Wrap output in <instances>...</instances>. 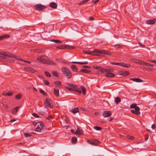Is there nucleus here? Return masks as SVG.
Masks as SVG:
<instances>
[{
	"mask_svg": "<svg viewBox=\"0 0 156 156\" xmlns=\"http://www.w3.org/2000/svg\"><path fill=\"white\" fill-rule=\"evenodd\" d=\"M39 92L42 93L43 95L44 96H46L47 95V93H45L44 91L43 90L41 89H39Z\"/></svg>",
	"mask_w": 156,
	"mask_h": 156,
	"instance_id": "35",
	"label": "nucleus"
},
{
	"mask_svg": "<svg viewBox=\"0 0 156 156\" xmlns=\"http://www.w3.org/2000/svg\"><path fill=\"white\" fill-rule=\"evenodd\" d=\"M112 114L110 111H106L104 112L103 115L104 117H107L110 116Z\"/></svg>",
	"mask_w": 156,
	"mask_h": 156,
	"instance_id": "9",
	"label": "nucleus"
},
{
	"mask_svg": "<svg viewBox=\"0 0 156 156\" xmlns=\"http://www.w3.org/2000/svg\"><path fill=\"white\" fill-rule=\"evenodd\" d=\"M99 142L98 140L95 139L93 140L92 142H90V144L93 145H97L99 144Z\"/></svg>",
	"mask_w": 156,
	"mask_h": 156,
	"instance_id": "15",
	"label": "nucleus"
},
{
	"mask_svg": "<svg viewBox=\"0 0 156 156\" xmlns=\"http://www.w3.org/2000/svg\"><path fill=\"white\" fill-rule=\"evenodd\" d=\"M71 68L75 72L77 71V68L75 65H72L71 66Z\"/></svg>",
	"mask_w": 156,
	"mask_h": 156,
	"instance_id": "29",
	"label": "nucleus"
},
{
	"mask_svg": "<svg viewBox=\"0 0 156 156\" xmlns=\"http://www.w3.org/2000/svg\"><path fill=\"white\" fill-rule=\"evenodd\" d=\"M45 74L46 76L48 77H50L51 76L50 74L47 71H45Z\"/></svg>",
	"mask_w": 156,
	"mask_h": 156,
	"instance_id": "43",
	"label": "nucleus"
},
{
	"mask_svg": "<svg viewBox=\"0 0 156 156\" xmlns=\"http://www.w3.org/2000/svg\"><path fill=\"white\" fill-rule=\"evenodd\" d=\"M13 93L12 92H9L8 93H6L5 94V96H11L12 95Z\"/></svg>",
	"mask_w": 156,
	"mask_h": 156,
	"instance_id": "38",
	"label": "nucleus"
},
{
	"mask_svg": "<svg viewBox=\"0 0 156 156\" xmlns=\"http://www.w3.org/2000/svg\"><path fill=\"white\" fill-rule=\"evenodd\" d=\"M111 63L113 65L120 66V63L112 62Z\"/></svg>",
	"mask_w": 156,
	"mask_h": 156,
	"instance_id": "47",
	"label": "nucleus"
},
{
	"mask_svg": "<svg viewBox=\"0 0 156 156\" xmlns=\"http://www.w3.org/2000/svg\"><path fill=\"white\" fill-rule=\"evenodd\" d=\"M35 9L37 11H41L46 8V7L41 4L36 5L34 7Z\"/></svg>",
	"mask_w": 156,
	"mask_h": 156,
	"instance_id": "8",
	"label": "nucleus"
},
{
	"mask_svg": "<svg viewBox=\"0 0 156 156\" xmlns=\"http://www.w3.org/2000/svg\"><path fill=\"white\" fill-rule=\"evenodd\" d=\"M74 91H76L80 94L81 93V90L80 88H74Z\"/></svg>",
	"mask_w": 156,
	"mask_h": 156,
	"instance_id": "31",
	"label": "nucleus"
},
{
	"mask_svg": "<svg viewBox=\"0 0 156 156\" xmlns=\"http://www.w3.org/2000/svg\"><path fill=\"white\" fill-rule=\"evenodd\" d=\"M82 89L83 92V94L84 95H85V92L86 91V89L83 86H81L80 87Z\"/></svg>",
	"mask_w": 156,
	"mask_h": 156,
	"instance_id": "32",
	"label": "nucleus"
},
{
	"mask_svg": "<svg viewBox=\"0 0 156 156\" xmlns=\"http://www.w3.org/2000/svg\"><path fill=\"white\" fill-rule=\"evenodd\" d=\"M148 138V135H146V136L145 137V139L146 140H147Z\"/></svg>",
	"mask_w": 156,
	"mask_h": 156,
	"instance_id": "57",
	"label": "nucleus"
},
{
	"mask_svg": "<svg viewBox=\"0 0 156 156\" xmlns=\"http://www.w3.org/2000/svg\"><path fill=\"white\" fill-rule=\"evenodd\" d=\"M77 140V138L75 137H73L72 139V141L75 143L76 142Z\"/></svg>",
	"mask_w": 156,
	"mask_h": 156,
	"instance_id": "41",
	"label": "nucleus"
},
{
	"mask_svg": "<svg viewBox=\"0 0 156 156\" xmlns=\"http://www.w3.org/2000/svg\"><path fill=\"white\" fill-rule=\"evenodd\" d=\"M64 49L68 48L69 49V45H64Z\"/></svg>",
	"mask_w": 156,
	"mask_h": 156,
	"instance_id": "56",
	"label": "nucleus"
},
{
	"mask_svg": "<svg viewBox=\"0 0 156 156\" xmlns=\"http://www.w3.org/2000/svg\"><path fill=\"white\" fill-rule=\"evenodd\" d=\"M66 88L67 89L69 90L70 91H74V89H73V88H70V87H66Z\"/></svg>",
	"mask_w": 156,
	"mask_h": 156,
	"instance_id": "53",
	"label": "nucleus"
},
{
	"mask_svg": "<svg viewBox=\"0 0 156 156\" xmlns=\"http://www.w3.org/2000/svg\"><path fill=\"white\" fill-rule=\"evenodd\" d=\"M144 62L143 61L140 60H139L138 59L136 63L144 66Z\"/></svg>",
	"mask_w": 156,
	"mask_h": 156,
	"instance_id": "36",
	"label": "nucleus"
},
{
	"mask_svg": "<svg viewBox=\"0 0 156 156\" xmlns=\"http://www.w3.org/2000/svg\"><path fill=\"white\" fill-rule=\"evenodd\" d=\"M39 124L37 127L35 129V131L37 132H41L42 129L44 128V126L42 122H38Z\"/></svg>",
	"mask_w": 156,
	"mask_h": 156,
	"instance_id": "7",
	"label": "nucleus"
},
{
	"mask_svg": "<svg viewBox=\"0 0 156 156\" xmlns=\"http://www.w3.org/2000/svg\"><path fill=\"white\" fill-rule=\"evenodd\" d=\"M34 51L35 52H42V50L41 49H34Z\"/></svg>",
	"mask_w": 156,
	"mask_h": 156,
	"instance_id": "44",
	"label": "nucleus"
},
{
	"mask_svg": "<svg viewBox=\"0 0 156 156\" xmlns=\"http://www.w3.org/2000/svg\"><path fill=\"white\" fill-rule=\"evenodd\" d=\"M46 32L48 33H50L52 31V27L51 26H48L47 27Z\"/></svg>",
	"mask_w": 156,
	"mask_h": 156,
	"instance_id": "22",
	"label": "nucleus"
},
{
	"mask_svg": "<svg viewBox=\"0 0 156 156\" xmlns=\"http://www.w3.org/2000/svg\"><path fill=\"white\" fill-rule=\"evenodd\" d=\"M88 0H83L81 2H80L79 3V5L83 4L87 2Z\"/></svg>",
	"mask_w": 156,
	"mask_h": 156,
	"instance_id": "40",
	"label": "nucleus"
},
{
	"mask_svg": "<svg viewBox=\"0 0 156 156\" xmlns=\"http://www.w3.org/2000/svg\"><path fill=\"white\" fill-rule=\"evenodd\" d=\"M54 84L59 87H60L62 85V83L59 81H56L54 82Z\"/></svg>",
	"mask_w": 156,
	"mask_h": 156,
	"instance_id": "27",
	"label": "nucleus"
},
{
	"mask_svg": "<svg viewBox=\"0 0 156 156\" xmlns=\"http://www.w3.org/2000/svg\"><path fill=\"white\" fill-rule=\"evenodd\" d=\"M155 127H156L155 125L154 124H153L151 126V128L152 129H154L155 128Z\"/></svg>",
	"mask_w": 156,
	"mask_h": 156,
	"instance_id": "59",
	"label": "nucleus"
},
{
	"mask_svg": "<svg viewBox=\"0 0 156 156\" xmlns=\"http://www.w3.org/2000/svg\"><path fill=\"white\" fill-rule=\"evenodd\" d=\"M129 74V73L128 71H124L122 72V74L123 76H126Z\"/></svg>",
	"mask_w": 156,
	"mask_h": 156,
	"instance_id": "34",
	"label": "nucleus"
},
{
	"mask_svg": "<svg viewBox=\"0 0 156 156\" xmlns=\"http://www.w3.org/2000/svg\"><path fill=\"white\" fill-rule=\"evenodd\" d=\"M100 67H99V66H96V67H94V68L96 69H97L98 70V69H100Z\"/></svg>",
	"mask_w": 156,
	"mask_h": 156,
	"instance_id": "62",
	"label": "nucleus"
},
{
	"mask_svg": "<svg viewBox=\"0 0 156 156\" xmlns=\"http://www.w3.org/2000/svg\"><path fill=\"white\" fill-rule=\"evenodd\" d=\"M115 101L116 104H118L120 102L121 99L119 97H117L115 98Z\"/></svg>",
	"mask_w": 156,
	"mask_h": 156,
	"instance_id": "26",
	"label": "nucleus"
},
{
	"mask_svg": "<svg viewBox=\"0 0 156 156\" xmlns=\"http://www.w3.org/2000/svg\"><path fill=\"white\" fill-rule=\"evenodd\" d=\"M138 60V59L135 58H132L131 59V61L136 63H137V62Z\"/></svg>",
	"mask_w": 156,
	"mask_h": 156,
	"instance_id": "42",
	"label": "nucleus"
},
{
	"mask_svg": "<svg viewBox=\"0 0 156 156\" xmlns=\"http://www.w3.org/2000/svg\"><path fill=\"white\" fill-rule=\"evenodd\" d=\"M130 108H135V110H131V112L132 113L136 115H139L140 114V109L139 107L137 106V105L136 103H133L130 105Z\"/></svg>",
	"mask_w": 156,
	"mask_h": 156,
	"instance_id": "5",
	"label": "nucleus"
},
{
	"mask_svg": "<svg viewBox=\"0 0 156 156\" xmlns=\"http://www.w3.org/2000/svg\"><path fill=\"white\" fill-rule=\"evenodd\" d=\"M130 80L136 82H142L143 81V80L138 78H132L130 79Z\"/></svg>",
	"mask_w": 156,
	"mask_h": 156,
	"instance_id": "16",
	"label": "nucleus"
},
{
	"mask_svg": "<svg viewBox=\"0 0 156 156\" xmlns=\"http://www.w3.org/2000/svg\"><path fill=\"white\" fill-rule=\"evenodd\" d=\"M43 82L44 83L45 85H48L49 84V82L47 80H44Z\"/></svg>",
	"mask_w": 156,
	"mask_h": 156,
	"instance_id": "46",
	"label": "nucleus"
},
{
	"mask_svg": "<svg viewBox=\"0 0 156 156\" xmlns=\"http://www.w3.org/2000/svg\"><path fill=\"white\" fill-rule=\"evenodd\" d=\"M83 68H90V66H83Z\"/></svg>",
	"mask_w": 156,
	"mask_h": 156,
	"instance_id": "61",
	"label": "nucleus"
},
{
	"mask_svg": "<svg viewBox=\"0 0 156 156\" xmlns=\"http://www.w3.org/2000/svg\"><path fill=\"white\" fill-rule=\"evenodd\" d=\"M32 115L34 116L36 118H39V116L38 115H37V114H35V113H33L32 114Z\"/></svg>",
	"mask_w": 156,
	"mask_h": 156,
	"instance_id": "48",
	"label": "nucleus"
},
{
	"mask_svg": "<svg viewBox=\"0 0 156 156\" xmlns=\"http://www.w3.org/2000/svg\"><path fill=\"white\" fill-rule=\"evenodd\" d=\"M84 54H89L94 55H100V54L110 55V52L104 50H98L95 49L93 51H83Z\"/></svg>",
	"mask_w": 156,
	"mask_h": 156,
	"instance_id": "1",
	"label": "nucleus"
},
{
	"mask_svg": "<svg viewBox=\"0 0 156 156\" xmlns=\"http://www.w3.org/2000/svg\"><path fill=\"white\" fill-rule=\"evenodd\" d=\"M0 56L2 58H7V57H10L11 58H14L16 59H17L19 60H22L24 62H26L28 64H30V62L27 61L23 59H22L21 58H19L18 57H16V55H12L11 54H7L5 52H0Z\"/></svg>",
	"mask_w": 156,
	"mask_h": 156,
	"instance_id": "2",
	"label": "nucleus"
},
{
	"mask_svg": "<svg viewBox=\"0 0 156 156\" xmlns=\"http://www.w3.org/2000/svg\"><path fill=\"white\" fill-rule=\"evenodd\" d=\"M44 106L47 108L52 109L53 108L52 102L48 98H47L44 101Z\"/></svg>",
	"mask_w": 156,
	"mask_h": 156,
	"instance_id": "6",
	"label": "nucleus"
},
{
	"mask_svg": "<svg viewBox=\"0 0 156 156\" xmlns=\"http://www.w3.org/2000/svg\"><path fill=\"white\" fill-rule=\"evenodd\" d=\"M100 0H93V1L92 2L94 3V4L96 3L97 2H98Z\"/></svg>",
	"mask_w": 156,
	"mask_h": 156,
	"instance_id": "55",
	"label": "nucleus"
},
{
	"mask_svg": "<svg viewBox=\"0 0 156 156\" xmlns=\"http://www.w3.org/2000/svg\"><path fill=\"white\" fill-rule=\"evenodd\" d=\"M74 48V47L72 46L69 45V49H73Z\"/></svg>",
	"mask_w": 156,
	"mask_h": 156,
	"instance_id": "63",
	"label": "nucleus"
},
{
	"mask_svg": "<svg viewBox=\"0 0 156 156\" xmlns=\"http://www.w3.org/2000/svg\"><path fill=\"white\" fill-rule=\"evenodd\" d=\"M144 66H147L153 67L154 66V65L144 62Z\"/></svg>",
	"mask_w": 156,
	"mask_h": 156,
	"instance_id": "30",
	"label": "nucleus"
},
{
	"mask_svg": "<svg viewBox=\"0 0 156 156\" xmlns=\"http://www.w3.org/2000/svg\"><path fill=\"white\" fill-rule=\"evenodd\" d=\"M19 107H16L13 109L12 110V113L13 114H15L18 111Z\"/></svg>",
	"mask_w": 156,
	"mask_h": 156,
	"instance_id": "24",
	"label": "nucleus"
},
{
	"mask_svg": "<svg viewBox=\"0 0 156 156\" xmlns=\"http://www.w3.org/2000/svg\"><path fill=\"white\" fill-rule=\"evenodd\" d=\"M148 61H149L150 62L156 64V60H149Z\"/></svg>",
	"mask_w": 156,
	"mask_h": 156,
	"instance_id": "54",
	"label": "nucleus"
},
{
	"mask_svg": "<svg viewBox=\"0 0 156 156\" xmlns=\"http://www.w3.org/2000/svg\"><path fill=\"white\" fill-rule=\"evenodd\" d=\"M107 70L104 68L100 67V69L98 70V73L99 74H102L106 72H107Z\"/></svg>",
	"mask_w": 156,
	"mask_h": 156,
	"instance_id": "11",
	"label": "nucleus"
},
{
	"mask_svg": "<svg viewBox=\"0 0 156 156\" xmlns=\"http://www.w3.org/2000/svg\"><path fill=\"white\" fill-rule=\"evenodd\" d=\"M83 133V131L82 129H81L80 128H78L75 133L77 135H82Z\"/></svg>",
	"mask_w": 156,
	"mask_h": 156,
	"instance_id": "12",
	"label": "nucleus"
},
{
	"mask_svg": "<svg viewBox=\"0 0 156 156\" xmlns=\"http://www.w3.org/2000/svg\"><path fill=\"white\" fill-rule=\"evenodd\" d=\"M73 63H77L79 64H87L88 63V62L87 61H85L84 62H74L73 61L72 62Z\"/></svg>",
	"mask_w": 156,
	"mask_h": 156,
	"instance_id": "18",
	"label": "nucleus"
},
{
	"mask_svg": "<svg viewBox=\"0 0 156 156\" xmlns=\"http://www.w3.org/2000/svg\"><path fill=\"white\" fill-rule=\"evenodd\" d=\"M37 59L38 61L44 64H49L54 66H55L56 64L55 62L51 61L49 59L42 58L41 56H40Z\"/></svg>",
	"mask_w": 156,
	"mask_h": 156,
	"instance_id": "3",
	"label": "nucleus"
},
{
	"mask_svg": "<svg viewBox=\"0 0 156 156\" xmlns=\"http://www.w3.org/2000/svg\"><path fill=\"white\" fill-rule=\"evenodd\" d=\"M119 44H117L114 45L113 47L115 48H118V47H119Z\"/></svg>",
	"mask_w": 156,
	"mask_h": 156,
	"instance_id": "58",
	"label": "nucleus"
},
{
	"mask_svg": "<svg viewBox=\"0 0 156 156\" xmlns=\"http://www.w3.org/2000/svg\"><path fill=\"white\" fill-rule=\"evenodd\" d=\"M71 112L74 114H75L79 112V110L78 108H75L72 109Z\"/></svg>",
	"mask_w": 156,
	"mask_h": 156,
	"instance_id": "20",
	"label": "nucleus"
},
{
	"mask_svg": "<svg viewBox=\"0 0 156 156\" xmlns=\"http://www.w3.org/2000/svg\"><path fill=\"white\" fill-rule=\"evenodd\" d=\"M25 136L26 137H28L31 136V135L29 133H25L24 134Z\"/></svg>",
	"mask_w": 156,
	"mask_h": 156,
	"instance_id": "49",
	"label": "nucleus"
},
{
	"mask_svg": "<svg viewBox=\"0 0 156 156\" xmlns=\"http://www.w3.org/2000/svg\"><path fill=\"white\" fill-rule=\"evenodd\" d=\"M54 93L56 96L57 97H58L59 96V92L58 89L54 88Z\"/></svg>",
	"mask_w": 156,
	"mask_h": 156,
	"instance_id": "21",
	"label": "nucleus"
},
{
	"mask_svg": "<svg viewBox=\"0 0 156 156\" xmlns=\"http://www.w3.org/2000/svg\"><path fill=\"white\" fill-rule=\"evenodd\" d=\"M105 76L107 77H113L115 76V74L108 72L106 73Z\"/></svg>",
	"mask_w": 156,
	"mask_h": 156,
	"instance_id": "14",
	"label": "nucleus"
},
{
	"mask_svg": "<svg viewBox=\"0 0 156 156\" xmlns=\"http://www.w3.org/2000/svg\"><path fill=\"white\" fill-rule=\"evenodd\" d=\"M61 71L63 74L68 79H70L72 77V74L70 70L67 67L62 68Z\"/></svg>",
	"mask_w": 156,
	"mask_h": 156,
	"instance_id": "4",
	"label": "nucleus"
},
{
	"mask_svg": "<svg viewBox=\"0 0 156 156\" xmlns=\"http://www.w3.org/2000/svg\"><path fill=\"white\" fill-rule=\"evenodd\" d=\"M50 41L54 42L57 43H62V41L58 40L51 39L50 40Z\"/></svg>",
	"mask_w": 156,
	"mask_h": 156,
	"instance_id": "25",
	"label": "nucleus"
},
{
	"mask_svg": "<svg viewBox=\"0 0 156 156\" xmlns=\"http://www.w3.org/2000/svg\"><path fill=\"white\" fill-rule=\"evenodd\" d=\"M50 6L54 9H55L57 7V5L56 3L54 2H51L50 5Z\"/></svg>",
	"mask_w": 156,
	"mask_h": 156,
	"instance_id": "23",
	"label": "nucleus"
},
{
	"mask_svg": "<svg viewBox=\"0 0 156 156\" xmlns=\"http://www.w3.org/2000/svg\"><path fill=\"white\" fill-rule=\"evenodd\" d=\"M127 138L130 140H132L134 138V137L131 136H127Z\"/></svg>",
	"mask_w": 156,
	"mask_h": 156,
	"instance_id": "51",
	"label": "nucleus"
},
{
	"mask_svg": "<svg viewBox=\"0 0 156 156\" xmlns=\"http://www.w3.org/2000/svg\"><path fill=\"white\" fill-rule=\"evenodd\" d=\"M34 40H37V41H39L40 38L38 37L37 38V36L35 35L34 37Z\"/></svg>",
	"mask_w": 156,
	"mask_h": 156,
	"instance_id": "50",
	"label": "nucleus"
},
{
	"mask_svg": "<svg viewBox=\"0 0 156 156\" xmlns=\"http://www.w3.org/2000/svg\"><path fill=\"white\" fill-rule=\"evenodd\" d=\"M9 35L6 34H5L4 35L0 36V40H2L5 38H8L9 37Z\"/></svg>",
	"mask_w": 156,
	"mask_h": 156,
	"instance_id": "19",
	"label": "nucleus"
},
{
	"mask_svg": "<svg viewBox=\"0 0 156 156\" xmlns=\"http://www.w3.org/2000/svg\"><path fill=\"white\" fill-rule=\"evenodd\" d=\"M64 45H60V46H57V48L59 49H64Z\"/></svg>",
	"mask_w": 156,
	"mask_h": 156,
	"instance_id": "45",
	"label": "nucleus"
},
{
	"mask_svg": "<svg viewBox=\"0 0 156 156\" xmlns=\"http://www.w3.org/2000/svg\"><path fill=\"white\" fill-rule=\"evenodd\" d=\"M94 128L96 130H101L102 128L101 127L95 126L94 127Z\"/></svg>",
	"mask_w": 156,
	"mask_h": 156,
	"instance_id": "39",
	"label": "nucleus"
},
{
	"mask_svg": "<svg viewBox=\"0 0 156 156\" xmlns=\"http://www.w3.org/2000/svg\"><path fill=\"white\" fill-rule=\"evenodd\" d=\"M52 73L53 75L55 76L58 77V73L55 71H52Z\"/></svg>",
	"mask_w": 156,
	"mask_h": 156,
	"instance_id": "33",
	"label": "nucleus"
},
{
	"mask_svg": "<svg viewBox=\"0 0 156 156\" xmlns=\"http://www.w3.org/2000/svg\"><path fill=\"white\" fill-rule=\"evenodd\" d=\"M53 118V117L51 115H49L47 118V119L48 120H51Z\"/></svg>",
	"mask_w": 156,
	"mask_h": 156,
	"instance_id": "52",
	"label": "nucleus"
},
{
	"mask_svg": "<svg viewBox=\"0 0 156 156\" xmlns=\"http://www.w3.org/2000/svg\"><path fill=\"white\" fill-rule=\"evenodd\" d=\"M120 66H121L126 68H128L130 66V64H126L125 63L122 62L120 63Z\"/></svg>",
	"mask_w": 156,
	"mask_h": 156,
	"instance_id": "17",
	"label": "nucleus"
},
{
	"mask_svg": "<svg viewBox=\"0 0 156 156\" xmlns=\"http://www.w3.org/2000/svg\"><path fill=\"white\" fill-rule=\"evenodd\" d=\"M147 70V71H149V70H150V71H152L153 70V69L151 68H147V69H146Z\"/></svg>",
	"mask_w": 156,
	"mask_h": 156,
	"instance_id": "64",
	"label": "nucleus"
},
{
	"mask_svg": "<svg viewBox=\"0 0 156 156\" xmlns=\"http://www.w3.org/2000/svg\"><path fill=\"white\" fill-rule=\"evenodd\" d=\"M155 23V19H153L148 20L147 21L146 23L147 24H149V25H152L154 24Z\"/></svg>",
	"mask_w": 156,
	"mask_h": 156,
	"instance_id": "13",
	"label": "nucleus"
},
{
	"mask_svg": "<svg viewBox=\"0 0 156 156\" xmlns=\"http://www.w3.org/2000/svg\"><path fill=\"white\" fill-rule=\"evenodd\" d=\"M22 95L21 94H18L15 96V98L17 99H19L21 98Z\"/></svg>",
	"mask_w": 156,
	"mask_h": 156,
	"instance_id": "37",
	"label": "nucleus"
},
{
	"mask_svg": "<svg viewBox=\"0 0 156 156\" xmlns=\"http://www.w3.org/2000/svg\"><path fill=\"white\" fill-rule=\"evenodd\" d=\"M107 72H106V73L107 72H112L113 71L112 69H107Z\"/></svg>",
	"mask_w": 156,
	"mask_h": 156,
	"instance_id": "60",
	"label": "nucleus"
},
{
	"mask_svg": "<svg viewBox=\"0 0 156 156\" xmlns=\"http://www.w3.org/2000/svg\"><path fill=\"white\" fill-rule=\"evenodd\" d=\"M80 71L81 72H82L83 73H90L91 72V71L87 70V69H81L80 70Z\"/></svg>",
	"mask_w": 156,
	"mask_h": 156,
	"instance_id": "28",
	"label": "nucleus"
},
{
	"mask_svg": "<svg viewBox=\"0 0 156 156\" xmlns=\"http://www.w3.org/2000/svg\"><path fill=\"white\" fill-rule=\"evenodd\" d=\"M26 70L27 71L32 73H34L37 72L35 69L30 67H27L26 69Z\"/></svg>",
	"mask_w": 156,
	"mask_h": 156,
	"instance_id": "10",
	"label": "nucleus"
}]
</instances>
